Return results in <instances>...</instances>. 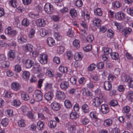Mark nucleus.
Instances as JSON below:
<instances>
[{"instance_id":"obj_15","label":"nucleus","mask_w":133,"mask_h":133,"mask_svg":"<svg viewBox=\"0 0 133 133\" xmlns=\"http://www.w3.org/2000/svg\"><path fill=\"white\" fill-rule=\"evenodd\" d=\"M54 96L53 93L52 92L49 91L46 93L44 96V98L47 101L51 100Z\"/></svg>"},{"instance_id":"obj_19","label":"nucleus","mask_w":133,"mask_h":133,"mask_svg":"<svg viewBox=\"0 0 133 133\" xmlns=\"http://www.w3.org/2000/svg\"><path fill=\"white\" fill-rule=\"evenodd\" d=\"M17 39L18 42L20 43H24L26 41V36L21 34L19 35L18 36Z\"/></svg>"},{"instance_id":"obj_14","label":"nucleus","mask_w":133,"mask_h":133,"mask_svg":"<svg viewBox=\"0 0 133 133\" xmlns=\"http://www.w3.org/2000/svg\"><path fill=\"white\" fill-rule=\"evenodd\" d=\"M103 85L104 89L105 90L109 91L112 88V84L109 81H105Z\"/></svg>"},{"instance_id":"obj_41","label":"nucleus","mask_w":133,"mask_h":133,"mask_svg":"<svg viewBox=\"0 0 133 133\" xmlns=\"http://www.w3.org/2000/svg\"><path fill=\"white\" fill-rule=\"evenodd\" d=\"M70 13L73 18H75L77 15V13L76 12V10L74 9H71L70 11Z\"/></svg>"},{"instance_id":"obj_35","label":"nucleus","mask_w":133,"mask_h":133,"mask_svg":"<svg viewBox=\"0 0 133 133\" xmlns=\"http://www.w3.org/2000/svg\"><path fill=\"white\" fill-rule=\"evenodd\" d=\"M52 83H46L45 85L44 89L46 91L50 90L52 88Z\"/></svg>"},{"instance_id":"obj_43","label":"nucleus","mask_w":133,"mask_h":133,"mask_svg":"<svg viewBox=\"0 0 133 133\" xmlns=\"http://www.w3.org/2000/svg\"><path fill=\"white\" fill-rule=\"evenodd\" d=\"M18 32L16 30H14L11 31L7 34L9 36L11 37H13L16 36Z\"/></svg>"},{"instance_id":"obj_32","label":"nucleus","mask_w":133,"mask_h":133,"mask_svg":"<svg viewBox=\"0 0 133 133\" xmlns=\"http://www.w3.org/2000/svg\"><path fill=\"white\" fill-rule=\"evenodd\" d=\"M25 121L23 119H21L18 121L17 122L18 125V126L21 127H25Z\"/></svg>"},{"instance_id":"obj_25","label":"nucleus","mask_w":133,"mask_h":133,"mask_svg":"<svg viewBox=\"0 0 133 133\" xmlns=\"http://www.w3.org/2000/svg\"><path fill=\"white\" fill-rule=\"evenodd\" d=\"M48 44L50 46H52L55 44V42L53 38L51 37H48L47 39Z\"/></svg>"},{"instance_id":"obj_26","label":"nucleus","mask_w":133,"mask_h":133,"mask_svg":"<svg viewBox=\"0 0 133 133\" xmlns=\"http://www.w3.org/2000/svg\"><path fill=\"white\" fill-rule=\"evenodd\" d=\"M1 66L3 68H6L8 67L10 65V62L7 61H1Z\"/></svg>"},{"instance_id":"obj_63","label":"nucleus","mask_w":133,"mask_h":133,"mask_svg":"<svg viewBox=\"0 0 133 133\" xmlns=\"http://www.w3.org/2000/svg\"><path fill=\"white\" fill-rule=\"evenodd\" d=\"M26 116L29 118L31 119L33 118L34 114L31 111H28L26 114Z\"/></svg>"},{"instance_id":"obj_60","label":"nucleus","mask_w":133,"mask_h":133,"mask_svg":"<svg viewBox=\"0 0 133 133\" xmlns=\"http://www.w3.org/2000/svg\"><path fill=\"white\" fill-rule=\"evenodd\" d=\"M80 84H84L86 82L85 79L84 77L80 78L78 81Z\"/></svg>"},{"instance_id":"obj_61","label":"nucleus","mask_w":133,"mask_h":133,"mask_svg":"<svg viewBox=\"0 0 133 133\" xmlns=\"http://www.w3.org/2000/svg\"><path fill=\"white\" fill-rule=\"evenodd\" d=\"M87 88L89 89H93L95 87L93 83L92 82H90L88 83L86 85Z\"/></svg>"},{"instance_id":"obj_46","label":"nucleus","mask_w":133,"mask_h":133,"mask_svg":"<svg viewBox=\"0 0 133 133\" xmlns=\"http://www.w3.org/2000/svg\"><path fill=\"white\" fill-rule=\"evenodd\" d=\"M114 34L113 31L111 29H109L107 31V36L110 38L113 37Z\"/></svg>"},{"instance_id":"obj_6","label":"nucleus","mask_w":133,"mask_h":133,"mask_svg":"<svg viewBox=\"0 0 133 133\" xmlns=\"http://www.w3.org/2000/svg\"><path fill=\"white\" fill-rule=\"evenodd\" d=\"M56 97L58 99H63L65 98V95L63 91H57L56 93Z\"/></svg>"},{"instance_id":"obj_1","label":"nucleus","mask_w":133,"mask_h":133,"mask_svg":"<svg viewBox=\"0 0 133 133\" xmlns=\"http://www.w3.org/2000/svg\"><path fill=\"white\" fill-rule=\"evenodd\" d=\"M99 108L100 111L103 114H107L109 111V107L107 104L104 103L99 106Z\"/></svg>"},{"instance_id":"obj_29","label":"nucleus","mask_w":133,"mask_h":133,"mask_svg":"<svg viewBox=\"0 0 133 133\" xmlns=\"http://www.w3.org/2000/svg\"><path fill=\"white\" fill-rule=\"evenodd\" d=\"M83 57L81 53L77 52L74 56L75 59L76 61H80L82 60Z\"/></svg>"},{"instance_id":"obj_59","label":"nucleus","mask_w":133,"mask_h":133,"mask_svg":"<svg viewBox=\"0 0 133 133\" xmlns=\"http://www.w3.org/2000/svg\"><path fill=\"white\" fill-rule=\"evenodd\" d=\"M46 75L49 77H53L54 75L52 71L47 70L46 73Z\"/></svg>"},{"instance_id":"obj_10","label":"nucleus","mask_w":133,"mask_h":133,"mask_svg":"<svg viewBox=\"0 0 133 133\" xmlns=\"http://www.w3.org/2000/svg\"><path fill=\"white\" fill-rule=\"evenodd\" d=\"M131 29L129 28H124L122 31V34L125 37H127L128 35L131 33Z\"/></svg>"},{"instance_id":"obj_39","label":"nucleus","mask_w":133,"mask_h":133,"mask_svg":"<svg viewBox=\"0 0 133 133\" xmlns=\"http://www.w3.org/2000/svg\"><path fill=\"white\" fill-rule=\"evenodd\" d=\"M80 122L83 124L85 125L88 124L89 120L87 117L82 118L81 119Z\"/></svg>"},{"instance_id":"obj_11","label":"nucleus","mask_w":133,"mask_h":133,"mask_svg":"<svg viewBox=\"0 0 133 133\" xmlns=\"http://www.w3.org/2000/svg\"><path fill=\"white\" fill-rule=\"evenodd\" d=\"M82 111L85 114L89 113L90 111V108L88 105L84 103L83 104L81 107Z\"/></svg>"},{"instance_id":"obj_31","label":"nucleus","mask_w":133,"mask_h":133,"mask_svg":"<svg viewBox=\"0 0 133 133\" xmlns=\"http://www.w3.org/2000/svg\"><path fill=\"white\" fill-rule=\"evenodd\" d=\"M44 123L43 122L39 121L37 123V128L39 130H43L44 129Z\"/></svg>"},{"instance_id":"obj_45","label":"nucleus","mask_w":133,"mask_h":133,"mask_svg":"<svg viewBox=\"0 0 133 133\" xmlns=\"http://www.w3.org/2000/svg\"><path fill=\"white\" fill-rule=\"evenodd\" d=\"M9 122L8 119L6 118L3 119L1 121L2 125L4 127H6L8 125Z\"/></svg>"},{"instance_id":"obj_42","label":"nucleus","mask_w":133,"mask_h":133,"mask_svg":"<svg viewBox=\"0 0 133 133\" xmlns=\"http://www.w3.org/2000/svg\"><path fill=\"white\" fill-rule=\"evenodd\" d=\"M65 106L66 108H70L72 107V104L68 100H65L64 102Z\"/></svg>"},{"instance_id":"obj_20","label":"nucleus","mask_w":133,"mask_h":133,"mask_svg":"<svg viewBox=\"0 0 133 133\" xmlns=\"http://www.w3.org/2000/svg\"><path fill=\"white\" fill-rule=\"evenodd\" d=\"M34 62L31 59H28L26 60L25 64L26 68H30L33 65Z\"/></svg>"},{"instance_id":"obj_34","label":"nucleus","mask_w":133,"mask_h":133,"mask_svg":"<svg viewBox=\"0 0 133 133\" xmlns=\"http://www.w3.org/2000/svg\"><path fill=\"white\" fill-rule=\"evenodd\" d=\"M57 123L55 121L51 120L49 122V127L51 128H54L56 126Z\"/></svg>"},{"instance_id":"obj_51","label":"nucleus","mask_w":133,"mask_h":133,"mask_svg":"<svg viewBox=\"0 0 133 133\" xmlns=\"http://www.w3.org/2000/svg\"><path fill=\"white\" fill-rule=\"evenodd\" d=\"M54 36L55 39L57 41H60L62 39V36L59 33L55 32Z\"/></svg>"},{"instance_id":"obj_33","label":"nucleus","mask_w":133,"mask_h":133,"mask_svg":"<svg viewBox=\"0 0 133 133\" xmlns=\"http://www.w3.org/2000/svg\"><path fill=\"white\" fill-rule=\"evenodd\" d=\"M112 5L114 8L116 9L119 8L122 6L121 3L118 1L114 2L112 3Z\"/></svg>"},{"instance_id":"obj_27","label":"nucleus","mask_w":133,"mask_h":133,"mask_svg":"<svg viewBox=\"0 0 133 133\" xmlns=\"http://www.w3.org/2000/svg\"><path fill=\"white\" fill-rule=\"evenodd\" d=\"M94 14L97 16H101L102 14V12L100 8H97L94 10Z\"/></svg>"},{"instance_id":"obj_22","label":"nucleus","mask_w":133,"mask_h":133,"mask_svg":"<svg viewBox=\"0 0 133 133\" xmlns=\"http://www.w3.org/2000/svg\"><path fill=\"white\" fill-rule=\"evenodd\" d=\"M8 58L11 60H13L15 57V52L14 50H10L8 53Z\"/></svg>"},{"instance_id":"obj_18","label":"nucleus","mask_w":133,"mask_h":133,"mask_svg":"<svg viewBox=\"0 0 133 133\" xmlns=\"http://www.w3.org/2000/svg\"><path fill=\"white\" fill-rule=\"evenodd\" d=\"M36 24L37 26L41 27L44 26L46 24V23L44 19H39L36 20Z\"/></svg>"},{"instance_id":"obj_54","label":"nucleus","mask_w":133,"mask_h":133,"mask_svg":"<svg viewBox=\"0 0 133 133\" xmlns=\"http://www.w3.org/2000/svg\"><path fill=\"white\" fill-rule=\"evenodd\" d=\"M14 71L16 72H19L22 71L21 66L19 64L16 65L15 67Z\"/></svg>"},{"instance_id":"obj_53","label":"nucleus","mask_w":133,"mask_h":133,"mask_svg":"<svg viewBox=\"0 0 133 133\" xmlns=\"http://www.w3.org/2000/svg\"><path fill=\"white\" fill-rule=\"evenodd\" d=\"M90 116L92 118H93L96 120L98 119L97 117V114L96 111H92L90 112Z\"/></svg>"},{"instance_id":"obj_8","label":"nucleus","mask_w":133,"mask_h":133,"mask_svg":"<svg viewBox=\"0 0 133 133\" xmlns=\"http://www.w3.org/2000/svg\"><path fill=\"white\" fill-rule=\"evenodd\" d=\"M69 86V82L67 81H63L60 84V87L61 89L63 90H66Z\"/></svg>"},{"instance_id":"obj_4","label":"nucleus","mask_w":133,"mask_h":133,"mask_svg":"<svg viewBox=\"0 0 133 133\" xmlns=\"http://www.w3.org/2000/svg\"><path fill=\"white\" fill-rule=\"evenodd\" d=\"M45 12L48 14H51L53 11V7L52 4L49 3L45 4L44 6Z\"/></svg>"},{"instance_id":"obj_62","label":"nucleus","mask_w":133,"mask_h":133,"mask_svg":"<svg viewBox=\"0 0 133 133\" xmlns=\"http://www.w3.org/2000/svg\"><path fill=\"white\" fill-rule=\"evenodd\" d=\"M13 95V93L10 91H7L5 95L6 97L9 98L12 97Z\"/></svg>"},{"instance_id":"obj_9","label":"nucleus","mask_w":133,"mask_h":133,"mask_svg":"<svg viewBox=\"0 0 133 133\" xmlns=\"http://www.w3.org/2000/svg\"><path fill=\"white\" fill-rule=\"evenodd\" d=\"M40 35L43 37L45 36L51 32V31L49 29H41L39 30Z\"/></svg>"},{"instance_id":"obj_56","label":"nucleus","mask_w":133,"mask_h":133,"mask_svg":"<svg viewBox=\"0 0 133 133\" xmlns=\"http://www.w3.org/2000/svg\"><path fill=\"white\" fill-rule=\"evenodd\" d=\"M76 6L78 7H81L83 5V2L81 0H77L75 2Z\"/></svg>"},{"instance_id":"obj_36","label":"nucleus","mask_w":133,"mask_h":133,"mask_svg":"<svg viewBox=\"0 0 133 133\" xmlns=\"http://www.w3.org/2000/svg\"><path fill=\"white\" fill-rule=\"evenodd\" d=\"M21 95L22 98L25 101H27L29 99V97L28 95L24 92H21Z\"/></svg>"},{"instance_id":"obj_55","label":"nucleus","mask_w":133,"mask_h":133,"mask_svg":"<svg viewBox=\"0 0 133 133\" xmlns=\"http://www.w3.org/2000/svg\"><path fill=\"white\" fill-rule=\"evenodd\" d=\"M35 32V28H32L30 30L29 36L30 38H32L34 36Z\"/></svg>"},{"instance_id":"obj_58","label":"nucleus","mask_w":133,"mask_h":133,"mask_svg":"<svg viewBox=\"0 0 133 133\" xmlns=\"http://www.w3.org/2000/svg\"><path fill=\"white\" fill-rule=\"evenodd\" d=\"M116 78V77L112 74H110L108 77V80L109 82H111L114 80Z\"/></svg>"},{"instance_id":"obj_57","label":"nucleus","mask_w":133,"mask_h":133,"mask_svg":"<svg viewBox=\"0 0 133 133\" xmlns=\"http://www.w3.org/2000/svg\"><path fill=\"white\" fill-rule=\"evenodd\" d=\"M94 39V36L92 35H89L86 38L87 41L89 43L91 42Z\"/></svg>"},{"instance_id":"obj_48","label":"nucleus","mask_w":133,"mask_h":133,"mask_svg":"<svg viewBox=\"0 0 133 133\" xmlns=\"http://www.w3.org/2000/svg\"><path fill=\"white\" fill-rule=\"evenodd\" d=\"M110 55L112 59L114 60L118 59L119 56L118 54L116 52H112Z\"/></svg>"},{"instance_id":"obj_17","label":"nucleus","mask_w":133,"mask_h":133,"mask_svg":"<svg viewBox=\"0 0 133 133\" xmlns=\"http://www.w3.org/2000/svg\"><path fill=\"white\" fill-rule=\"evenodd\" d=\"M51 105L52 109L54 110L58 111L60 108L59 104L56 102H53Z\"/></svg>"},{"instance_id":"obj_16","label":"nucleus","mask_w":133,"mask_h":133,"mask_svg":"<svg viewBox=\"0 0 133 133\" xmlns=\"http://www.w3.org/2000/svg\"><path fill=\"white\" fill-rule=\"evenodd\" d=\"M23 49L25 52H31L33 49V46L30 44H28L24 45Z\"/></svg>"},{"instance_id":"obj_2","label":"nucleus","mask_w":133,"mask_h":133,"mask_svg":"<svg viewBox=\"0 0 133 133\" xmlns=\"http://www.w3.org/2000/svg\"><path fill=\"white\" fill-rule=\"evenodd\" d=\"M33 96L37 101H40L42 99V93L41 91L39 90H37L35 91L33 93Z\"/></svg>"},{"instance_id":"obj_37","label":"nucleus","mask_w":133,"mask_h":133,"mask_svg":"<svg viewBox=\"0 0 133 133\" xmlns=\"http://www.w3.org/2000/svg\"><path fill=\"white\" fill-rule=\"evenodd\" d=\"M59 71L62 72L66 73L68 71V68L67 67L61 65L59 67Z\"/></svg>"},{"instance_id":"obj_38","label":"nucleus","mask_w":133,"mask_h":133,"mask_svg":"<svg viewBox=\"0 0 133 133\" xmlns=\"http://www.w3.org/2000/svg\"><path fill=\"white\" fill-rule=\"evenodd\" d=\"M104 54L108 55L109 54H110L112 52V50L111 49L108 47H105L104 49Z\"/></svg>"},{"instance_id":"obj_13","label":"nucleus","mask_w":133,"mask_h":133,"mask_svg":"<svg viewBox=\"0 0 133 133\" xmlns=\"http://www.w3.org/2000/svg\"><path fill=\"white\" fill-rule=\"evenodd\" d=\"M92 22L94 26L99 28L101 25V21L100 19L98 18H94L92 21Z\"/></svg>"},{"instance_id":"obj_40","label":"nucleus","mask_w":133,"mask_h":133,"mask_svg":"<svg viewBox=\"0 0 133 133\" xmlns=\"http://www.w3.org/2000/svg\"><path fill=\"white\" fill-rule=\"evenodd\" d=\"M30 23L29 20L26 18H24L22 22V25L25 27H27Z\"/></svg>"},{"instance_id":"obj_50","label":"nucleus","mask_w":133,"mask_h":133,"mask_svg":"<svg viewBox=\"0 0 133 133\" xmlns=\"http://www.w3.org/2000/svg\"><path fill=\"white\" fill-rule=\"evenodd\" d=\"M96 65L94 63L91 64L88 66V69L89 71H91L96 68Z\"/></svg>"},{"instance_id":"obj_44","label":"nucleus","mask_w":133,"mask_h":133,"mask_svg":"<svg viewBox=\"0 0 133 133\" xmlns=\"http://www.w3.org/2000/svg\"><path fill=\"white\" fill-rule=\"evenodd\" d=\"M21 102L20 101L17 99L14 100L12 102V105L16 107L19 106L21 104Z\"/></svg>"},{"instance_id":"obj_47","label":"nucleus","mask_w":133,"mask_h":133,"mask_svg":"<svg viewBox=\"0 0 133 133\" xmlns=\"http://www.w3.org/2000/svg\"><path fill=\"white\" fill-rule=\"evenodd\" d=\"M17 4L16 0H11L9 2V5L14 8L17 7Z\"/></svg>"},{"instance_id":"obj_23","label":"nucleus","mask_w":133,"mask_h":133,"mask_svg":"<svg viewBox=\"0 0 133 133\" xmlns=\"http://www.w3.org/2000/svg\"><path fill=\"white\" fill-rule=\"evenodd\" d=\"M30 74L29 72L27 71H23L22 77L25 80H28L30 77Z\"/></svg>"},{"instance_id":"obj_3","label":"nucleus","mask_w":133,"mask_h":133,"mask_svg":"<svg viewBox=\"0 0 133 133\" xmlns=\"http://www.w3.org/2000/svg\"><path fill=\"white\" fill-rule=\"evenodd\" d=\"M48 58L47 55L43 53L39 55L38 59L41 64H44L47 63Z\"/></svg>"},{"instance_id":"obj_28","label":"nucleus","mask_w":133,"mask_h":133,"mask_svg":"<svg viewBox=\"0 0 133 133\" xmlns=\"http://www.w3.org/2000/svg\"><path fill=\"white\" fill-rule=\"evenodd\" d=\"M73 45L75 48L79 49L80 46L79 41L78 40L75 39L73 42Z\"/></svg>"},{"instance_id":"obj_5","label":"nucleus","mask_w":133,"mask_h":133,"mask_svg":"<svg viewBox=\"0 0 133 133\" xmlns=\"http://www.w3.org/2000/svg\"><path fill=\"white\" fill-rule=\"evenodd\" d=\"M92 105L95 107H98L102 103L101 99L98 97H96L92 100Z\"/></svg>"},{"instance_id":"obj_21","label":"nucleus","mask_w":133,"mask_h":133,"mask_svg":"<svg viewBox=\"0 0 133 133\" xmlns=\"http://www.w3.org/2000/svg\"><path fill=\"white\" fill-rule=\"evenodd\" d=\"M113 123V120L110 118H108L104 121L103 124L105 127L111 126Z\"/></svg>"},{"instance_id":"obj_24","label":"nucleus","mask_w":133,"mask_h":133,"mask_svg":"<svg viewBox=\"0 0 133 133\" xmlns=\"http://www.w3.org/2000/svg\"><path fill=\"white\" fill-rule=\"evenodd\" d=\"M79 117V115L77 112H73L70 114V118L72 119H76Z\"/></svg>"},{"instance_id":"obj_30","label":"nucleus","mask_w":133,"mask_h":133,"mask_svg":"<svg viewBox=\"0 0 133 133\" xmlns=\"http://www.w3.org/2000/svg\"><path fill=\"white\" fill-rule=\"evenodd\" d=\"M130 79V77L127 75H124L121 76V79L124 82H127L128 83Z\"/></svg>"},{"instance_id":"obj_52","label":"nucleus","mask_w":133,"mask_h":133,"mask_svg":"<svg viewBox=\"0 0 133 133\" xmlns=\"http://www.w3.org/2000/svg\"><path fill=\"white\" fill-rule=\"evenodd\" d=\"M128 99L130 101H131L133 99V91H130L128 92Z\"/></svg>"},{"instance_id":"obj_12","label":"nucleus","mask_w":133,"mask_h":133,"mask_svg":"<svg viewBox=\"0 0 133 133\" xmlns=\"http://www.w3.org/2000/svg\"><path fill=\"white\" fill-rule=\"evenodd\" d=\"M126 15L121 11H119L116 13V17L117 19L121 21L125 17Z\"/></svg>"},{"instance_id":"obj_7","label":"nucleus","mask_w":133,"mask_h":133,"mask_svg":"<svg viewBox=\"0 0 133 133\" xmlns=\"http://www.w3.org/2000/svg\"><path fill=\"white\" fill-rule=\"evenodd\" d=\"M20 84L17 82H14L11 84V88L12 89L15 91H17L21 88Z\"/></svg>"},{"instance_id":"obj_64","label":"nucleus","mask_w":133,"mask_h":133,"mask_svg":"<svg viewBox=\"0 0 133 133\" xmlns=\"http://www.w3.org/2000/svg\"><path fill=\"white\" fill-rule=\"evenodd\" d=\"M127 13L132 16H133V7L131 8H128L127 10Z\"/></svg>"},{"instance_id":"obj_49","label":"nucleus","mask_w":133,"mask_h":133,"mask_svg":"<svg viewBox=\"0 0 133 133\" xmlns=\"http://www.w3.org/2000/svg\"><path fill=\"white\" fill-rule=\"evenodd\" d=\"M68 130L70 133H75L76 132V128L75 125H72L68 128Z\"/></svg>"}]
</instances>
